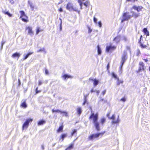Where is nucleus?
<instances>
[{"mask_svg": "<svg viewBox=\"0 0 150 150\" xmlns=\"http://www.w3.org/2000/svg\"><path fill=\"white\" fill-rule=\"evenodd\" d=\"M89 119H93V122L94 124L96 129L98 131L100 130L99 126V123L98 122V114L97 113L95 114L94 112L92 113L89 118Z\"/></svg>", "mask_w": 150, "mask_h": 150, "instance_id": "obj_1", "label": "nucleus"}, {"mask_svg": "<svg viewBox=\"0 0 150 150\" xmlns=\"http://www.w3.org/2000/svg\"><path fill=\"white\" fill-rule=\"evenodd\" d=\"M127 59V52L126 51H124L123 54L122 55V60L121 62V66L120 67V69L119 71L121 73V69L122 68L124 63L125 62Z\"/></svg>", "mask_w": 150, "mask_h": 150, "instance_id": "obj_2", "label": "nucleus"}, {"mask_svg": "<svg viewBox=\"0 0 150 150\" xmlns=\"http://www.w3.org/2000/svg\"><path fill=\"white\" fill-rule=\"evenodd\" d=\"M105 133V132H101L99 133H97L95 134H93L88 137V140H92L94 139L97 138L99 137L101 135L102 136Z\"/></svg>", "mask_w": 150, "mask_h": 150, "instance_id": "obj_3", "label": "nucleus"}, {"mask_svg": "<svg viewBox=\"0 0 150 150\" xmlns=\"http://www.w3.org/2000/svg\"><path fill=\"white\" fill-rule=\"evenodd\" d=\"M123 18L121 21V23H122L130 19L132 17V16L130 14L129 12H127L123 13Z\"/></svg>", "mask_w": 150, "mask_h": 150, "instance_id": "obj_4", "label": "nucleus"}, {"mask_svg": "<svg viewBox=\"0 0 150 150\" xmlns=\"http://www.w3.org/2000/svg\"><path fill=\"white\" fill-rule=\"evenodd\" d=\"M33 120V119L32 118H29L26 119L25 122L23 124L22 126L23 130L25 129H27L28 125L30 122H32Z\"/></svg>", "mask_w": 150, "mask_h": 150, "instance_id": "obj_5", "label": "nucleus"}, {"mask_svg": "<svg viewBox=\"0 0 150 150\" xmlns=\"http://www.w3.org/2000/svg\"><path fill=\"white\" fill-rule=\"evenodd\" d=\"M116 48V47L115 46L110 45L107 46L106 47V51L108 52H112Z\"/></svg>", "mask_w": 150, "mask_h": 150, "instance_id": "obj_6", "label": "nucleus"}, {"mask_svg": "<svg viewBox=\"0 0 150 150\" xmlns=\"http://www.w3.org/2000/svg\"><path fill=\"white\" fill-rule=\"evenodd\" d=\"M144 67V65L143 62H140L139 63V68L137 72L139 73L142 70H143L144 71H145Z\"/></svg>", "mask_w": 150, "mask_h": 150, "instance_id": "obj_7", "label": "nucleus"}, {"mask_svg": "<svg viewBox=\"0 0 150 150\" xmlns=\"http://www.w3.org/2000/svg\"><path fill=\"white\" fill-rule=\"evenodd\" d=\"M32 28L31 27L28 26L26 27V31H28V34L32 36L33 35V32L32 30Z\"/></svg>", "mask_w": 150, "mask_h": 150, "instance_id": "obj_8", "label": "nucleus"}, {"mask_svg": "<svg viewBox=\"0 0 150 150\" xmlns=\"http://www.w3.org/2000/svg\"><path fill=\"white\" fill-rule=\"evenodd\" d=\"M132 8L137 11L138 12H140L142 10L143 7L142 6H137L135 5H134L132 6Z\"/></svg>", "mask_w": 150, "mask_h": 150, "instance_id": "obj_9", "label": "nucleus"}, {"mask_svg": "<svg viewBox=\"0 0 150 150\" xmlns=\"http://www.w3.org/2000/svg\"><path fill=\"white\" fill-rule=\"evenodd\" d=\"M73 6V4L72 3L69 2L67 5L66 8L69 11H71Z\"/></svg>", "mask_w": 150, "mask_h": 150, "instance_id": "obj_10", "label": "nucleus"}, {"mask_svg": "<svg viewBox=\"0 0 150 150\" xmlns=\"http://www.w3.org/2000/svg\"><path fill=\"white\" fill-rule=\"evenodd\" d=\"M131 13H132V17H134L135 18H136L139 17V13H137L133 11H131Z\"/></svg>", "mask_w": 150, "mask_h": 150, "instance_id": "obj_11", "label": "nucleus"}, {"mask_svg": "<svg viewBox=\"0 0 150 150\" xmlns=\"http://www.w3.org/2000/svg\"><path fill=\"white\" fill-rule=\"evenodd\" d=\"M33 52H29L27 54H23V56L24 58H23V60H25L30 55L33 53Z\"/></svg>", "mask_w": 150, "mask_h": 150, "instance_id": "obj_12", "label": "nucleus"}, {"mask_svg": "<svg viewBox=\"0 0 150 150\" xmlns=\"http://www.w3.org/2000/svg\"><path fill=\"white\" fill-rule=\"evenodd\" d=\"M120 40V35L117 36L113 40L114 41H115L116 43H118Z\"/></svg>", "mask_w": 150, "mask_h": 150, "instance_id": "obj_13", "label": "nucleus"}, {"mask_svg": "<svg viewBox=\"0 0 150 150\" xmlns=\"http://www.w3.org/2000/svg\"><path fill=\"white\" fill-rule=\"evenodd\" d=\"M143 31L147 36L149 35V32L146 28H144L143 30Z\"/></svg>", "mask_w": 150, "mask_h": 150, "instance_id": "obj_14", "label": "nucleus"}, {"mask_svg": "<svg viewBox=\"0 0 150 150\" xmlns=\"http://www.w3.org/2000/svg\"><path fill=\"white\" fill-rule=\"evenodd\" d=\"M62 77L64 79V80L66 79L71 78L72 77L71 76L66 74H64V75L62 76Z\"/></svg>", "mask_w": 150, "mask_h": 150, "instance_id": "obj_15", "label": "nucleus"}, {"mask_svg": "<svg viewBox=\"0 0 150 150\" xmlns=\"http://www.w3.org/2000/svg\"><path fill=\"white\" fill-rule=\"evenodd\" d=\"M20 54H19V53L16 52L15 53H14L13 54L12 56V57L13 58H15L16 57H18V58L20 56Z\"/></svg>", "mask_w": 150, "mask_h": 150, "instance_id": "obj_16", "label": "nucleus"}, {"mask_svg": "<svg viewBox=\"0 0 150 150\" xmlns=\"http://www.w3.org/2000/svg\"><path fill=\"white\" fill-rule=\"evenodd\" d=\"M46 123V121L45 120H40L38 123V125H42L44 124H45Z\"/></svg>", "mask_w": 150, "mask_h": 150, "instance_id": "obj_17", "label": "nucleus"}, {"mask_svg": "<svg viewBox=\"0 0 150 150\" xmlns=\"http://www.w3.org/2000/svg\"><path fill=\"white\" fill-rule=\"evenodd\" d=\"M2 12L4 13L7 15L9 17H11L12 16V15L8 11H3Z\"/></svg>", "mask_w": 150, "mask_h": 150, "instance_id": "obj_18", "label": "nucleus"}, {"mask_svg": "<svg viewBox=\"0 0 150 150\" xmlns=\"http://www.w3.org/2000/svg\"><path fill=\"white\" fill-rule=\"evenodd\" d=\"M77 111L78 114L79 115H80L82 112L81 108L80 107H78L77 108Z\"/></svg>", "mask_w": 150, "mask_h": 150, "instance_id": "obj_19", "label": "nucleus"}, {"mask_svg": "<svg viewBox=\"0 0 150 150\" xmlns=\"http://www.w3.org/2000/svg\"><path fill=\"white\" fill-rule=\"evenodd\" d=\"M97 52L98 55H100L101 54V50L99 45L97 46Z\"/></svg>", "mask_w": 150, "mask_h": 150, "instance_id": "obj_20", "label": "nucleus"}, {"mask_svg": "<svg viewBox=\"0 0 150 150\" xmlns=\"http://www.w3.org/2000/svg\"><path fill=\"white\" fill-rule=\"evenodd\" d=\"M21 13V16H20V18H21L23 17H26V16L25 15L24 12L23 11H20Z\"/></svg>", "mask_w": 150, "mask_h": 150, "instance_id": "obj_21", "label": "nucleus"}, {"mask_svg": "<svg viewBox=\"0 0 150 150\" xmlns=\"http://www.w3.org/2000/svg\"><path fill=\"white\" fill-rule=\"evenodd\" d=\"M28 4L30 5V7L32 8V11L33 10L34 7V5H33V3L30 2L29 0L28 1Z\"/></svg>", "mask_w": 150, "mask_h": 150, "instance_id": "obj_22", "label": "nucleus"}, {"mask_svg": "<svg viewBox=\"0 0 150 150\" xmlns=\"http://www.w3.org/2000/svg\"><path fill=\"white\" fill-rule=\"evenodd\" d=\"M21 107L23 108H26L27 107V105L25 101L23 103H22L21 104Z\"/></svg>", "mask_w": 150, "mask_h": 150, "instance_id": "obj_23", "label": "nucleus"}, {"mask_svg": "<svg viewBox=\"0 0 150 150\" xmlns=\"http://www.w3.org/2000/svg\"><path fill=\"white\" fill-rule=\"evenodd\" d=\"M99 83V81L96 79H94V81H93V84L94 86H96Z\"/></svg>", "mask_w": 150, "mask_h": 150, "instance_id": "obj_24", "label": "nucleus"}, {"mask_svg": "<svg viewBox=\"0 0 150 150\" xmlns=\"http://www.w3.org/2000/svg\"><path fill=\"white\" fill-rule=\"evenodd\" d=\"M63 125H62L60 126L58 130H57V132H62L63 131Z\"/></svg>", "mask_w": 150, "mask_h": 150, "instance_id": "obj_25", "label": "nucleus"}, {"mask_svg": "<svg viewBox=\"0 0 150 150\" xmlns=\"http://www.w3.org/2000/svg\"><path fill=\"white\" fill-rule=\"evenodd\" d=\"M67 136V134H62L61 137V138L62 139V141H63L64 139Z\"/></svg>", "mask_w": 150, "mask_h": 150, "instance_id": "obj_26", "label": "nucleus"}, {"mask_svg": "<svg viewBox=\"0 0 150 150\" xmlns=\"http://www.w3.org/2000/svg\"><path fill=\"white\" fill-rule=\"evenodd\" d=\"M105 122V119L104 118H102L100 120V123L103 125Z\"/></svg>", "mask_w": 150, "mask_h": 150, "instance_id": "obj_27", "label": "nucleus"}, {"mask_svg": "<svg viewBox=\"0 0 150 150\" xmlns=\"http://www.w3.org/2000/svg\"><path fill=\"white\" fill-rule=\"evenodd\" d=\"M61 113L64 114L63 115V116H64L66 117H67L68 116L67 113L66 111H64L61 112Z\"/></svg>", "mask_w": 150, "mask_h": 150, "instance_id": "obj_28", "label": "nucleus"}, {"mask_svg": "<svg viewBox=\"0 0 150 150\" xmlns=\"http://www.w3.org/2000/svg\"><path fill=\"white\" fill-rule=\"evenodd\" d=\"M71 11H73L76 12L78 11V8L76 7H72Z\"/></svg>", "mask_w": 150, "mask_h": 150, "instance_id": "obj_29", "label": "nucleus"}, {"mask_svg": "<svg viewBox=\"0 0 150 150\" xmlns=\"http://www.w3.org/2000/svg\"><path fill=\"white\" fill-rule=\"evenodd\" d=\"M89 4V2L88 1H86L85 3H83V5L86 7L88 6Z\"/></svg>", "mask_w": 150, "mask_h": 150, "instance_id": "obj_30", "label": "nucleus"}, {"mask_svg": "<svg viewBox=\"0 0 150 150\" xmlns=\"http://www.w3.org/2000/svg\"><path fill=\"white\" fill-rule=\"evenodd\" d=\"M112 76L115 78V79H116L117 78V76L116 74H115V73L113 72L112 73Z\"/></svg>", "mask_w": 150, "mask_h": 150, "instance_id": "obj_31", "label": "nucleus"}, {"mask_svg": "<svg viewBox=\"0 0 150 150\" xmlns=\"http://www.w3.org/2000/svg\"><path fill=\"white\" fill-rule=\"evenodd\" d=\"M76 132H77L76 129H74L73 132H72L71 134V136H73L74 134L76 133Z\"/></svg>", "mask_w": 150, "mask_h": 150, "instance_id": "obj_32", "label": "nucleus"}, {"mask_svg": "<svg viewBox=\"0 0 150 150\" xmlns=\"http://www.w3.org/2000/svg\"><path fill=\"white\" fill-rule=\"evenodd\" d=\"M86 103H87V105L88 104L87 99H84V102L83 103V105H84Z\"/></svg>", "mask_w": 150, "mask_h": 150, "instance_id": "obj_33", "label": "nucleus"}, {"mask_svg": "<svg viewBox=\"0 0 150 150\" xmlns=\"http://www.w3.org/2000/svg\"><path fill=\"white\" fill-rule=\"evenodd\" d=\"M73 144H71L68 147H67V148L68 149V150H70L71 149L73 148Z\"/></svg>", "mask_w": 150, "mask_h": 150, "instance_id": "obj_34", "label": "nucleus"}, {"mask_svg": "<svg viewBox=\"0 0 150 150\" xmlns=\"http://www.w3.org/2000/svg\"><path fill=\"white\" fill-rule=\"evenodd\" d=\"M89 93H88L86 95L84 94V97H83V99H87V97L89 95Z\"/></svg>", "mask_w": 150, "mask_h": 150, "instance_id": "obj_35", "label": "nucleus"}, {"mask_svg": "<svg viewBox=\"0 0 150 150\" xmlns=\"http://www.w3.org/2000/svg\"><path fill=\"white\" fill-rule=\"evenodd\" d=\"M140 46L142 48H146V47H147L146 45H144L142 43H141V44H140Z\"/></svg>", "mask_w": 150, "mask_h": 150, "instance_id": "obj_36", "label": "nucleus"}, {"mask_svg": "<svg viewBox=\"0 0 150 150\" xmlns=\"http://www.w3.org/2000/svg\"><path fill=\"white\" fill-rule=\"evenodd\" d=\"M5 43V41H4L3 40H2L1 42V48L2 49L3 45Z\"/></svg>", "mask_w": 150, "mask_h": 150, "instance_id": "obj_37", "label": "nucleus"}, {"mask_svg": "<svg viewBox=\"0 0 150 150\" xmlns=\"http://www.w3.org/2000/svg\"><path fill=\"white\" fill-rule=\"evenodd\" d=\"M21 18V19L22 21L24 22H28V20L22 17Z\"/></svg>", "mask_w": 150, "mask_h": 150, "instance_id": "obj_38", "label": "nucleus"}, {"mask_svg": "<svg viewBox=\"0 0 150 150\" xmlns=\"http://www.w3.org/2000/svg\"><path fill=\"white\" fill-rule=\"evenodd\" d=\"M98 26L100 27L101 28L102 26V23L101 21H99L98 23Z\"/></svg>", "mask_w": 150, "mask_h": 150, "instance_id": "obj_39", "label": "nucleus"}, {"mask_svg": "<svg viewBox=\"0 0 150 150\" xmlns=\"http://www.w3.org/2000/svg\"><path fill=\"white\" fill-rule=\"evenodd\" d=\"M115 114H114L111 117H109V119H112L113 120H114L115 119Z\"/></svg>", "mask_w": 150, "mask_h": 150, "instance_id": "obj_40", "label": "nucleus"}, {"mask_svg": "<svg viewBox=\"0 0 150 150\" xmlns=\"http://www.w3.org/2000/svg\"><path fill=\"white\" fill-rule=\"evenodd\" d=\"M45 49L44 48H43L42 49H40L39 50L37 51L38 52H44L45 51Z\"/></svg>", "mask_w": 150, "mask_h": 150, "instance_id": "obj_41", "label": "nucleus"}, {"mask_svg": "<svg viewBox=\"0 0 150 150\" xmlns=\"http://www.w3.org/2000/svg\"><path fill=\"white\" fill-rule=\"evenodd\" d=\"M36 93V94L40 93L41 92V91L38 90V87H37L35 89Z\"/></svg>", "mask_w": 150, "mask_h": 150, "instance_id": "obj_42", "label": "nucleus"}, {"mask_svg": "<svg viewBox=\"0 0 150 150\" xmlns=\"http://www.w3.org/2000/svg\"><path fill=\"white\" fill-rule=\"evenodd\" d=\"M97 19L95 17H93V21L95 23H97Z\"/></svg>", "mask_w": 150, "mask_h": 150, "instance_id": "obj_43", "label": "nucleus"}, {"mask_svg": "<svg viewBox=\"0 0 150 150\" xmlns=\"http://www.w3.org/2000/svg\"><path fill=\"white\" fill-rule=\"evenodd\" d=\"M120 120L119 119V115L118 116V118L117 121H115V122L116 123H119L120 122Z\"/></svg>", "mask_w": 150, "mask_h": 150, "instance_id": "obj_44", "label": "nucleus"}, {"mask_svg": "<svg viewBox=\"0 0 150 150\" xmlns=\"http://www.w3.org/2000/svg\"><path fill=\"white\" fill-rule=\"evenodd\" d=\"M62 21L61 20V23L60 24V31L62 30Z\"/></svg>", "mask_w": 150, "mask_h": 150, "instance_id": "obj_45", "label": "nucleus"}, {"mask_svg": "<svg viewBox=\"0 0 150 150\" xmlns=\"http://www.w3.org/2000/svg\"><path fill=\"white\" fill-rule=\"evenodd\" d=\"M123 82V81H120L117 82V84L118 85H120V83H122Z\"/></svg>", "mask_w": 150, "mask_h": 150, "instance_id": "obj_46", "label": "nucleus"}, {"mask_svg": "<svg viewBox=\"0 0 150 150\" xmlns=\"http://www.w3.org/2000/svg\"><path fill=\"white\" fill-rule=\"evenodd\" d=\"M40 31V28H38L37 30L36 34L37 35L38 34V33Z\"/></svg>", "mask_w": 150, "mask_h": 150, "instance_id": "obj_47", "label": "nucleus"}, {"mask_svg": "<svg viewBox=\"0 0 150 150\" xmlns=\"http://www.w3.org/2000/svg\"><path fill=\"white\" fill-rule=\"evenodd\" d=\"M142 35H141V36H140V39L139 40V42H138V43H139L140 44V45L141 44V43H142L141 42V39H142Z\"/></svg>", "mask_w": 150, "mask_h": 150, "instance_id": "obj_48", "label": "nucleus"}, {"mask_svg": "<svg viewBox=\"0 0 150 150\" xmlns=\"http://www.w3.org/2000/svg\"><path fill=\"white\" fill-rule=\"evenodd\" d=\"M138 0H127V1H132L133 2H135L136 1H137Z\"/></svg>", "mask_w": 150, "mask_h": 150, "instance_id": "obj_49", "label": "nucleus"}, {"mask_svg": "<svg viewBox=\"0 0 150 150\" xmlns=\"http://www.w3.org/2000/svg\"><path fill=\"white\" fill-rule=\"evenodd\" d=\"M45 73L46 74L48 75L49 74V72L46 69H45Z\"/></svg>", "mask_w": 150, "mask_h": 150, "instance_id": "obj_50", "label": "nucleus"}, {"mask_svg": "<svg viewBox=\"0 0 150 150\" xmlns=\"http://www.w3.org/2000/svg\"><path fill=\"white\" fill-rule=\"evenodd\" d=\"M120 101L124 102L126 101V99L124 98H122L121 99Z\"/></svg>", "mask_w": 150, "mask_h": 150, "instance_id": "obj_51", "label": "nucleus"}, {"mask_svg": "<svg viewBox=\"0 0 150 150\" xmlns=\"http://www.w3.org/2000/svg\"><path fill=\"white\" fill-rule=\"evenodd\" d=\"M123 40L127 42V38L125 36L123 37Z\"/></svg>", "mask_w": 150, "mask_h": 150, "instance_id": "obj_52", "label": "nucleus"}, {"mask_svg": "<svg viewBox=\"0 0 150 150\" xmlns=\"http://www.w3.org/2000/svg\"><path fill=\"white\" fill-rule=\"evenodd\" d=\"M106 92V90H105L104 91H103L102 93V94L103 95H104L105 94V93Z\"/></svg>", "mask_w": 150, "mask_h": 150, "instance_id": "obj_53", "label": "nucleus"}, {"mask_svg": "<svg viewBox=\"0 0 150 150\" xmlns=\"http://www.w3.org/2000/svg\"><path fill=\"white\" fill-rule=\"evenodd\" d=\"M42 83V81H41L39 80V83L38 85L39 86L41 85Z\"/></svg>", "mask_w": 150, "mask_h": 150, "instance_id": "obj_54", "label": "nucleus"}, {"mask_svg": "<svg viewBox=\"0 0 150 150\" xmlns=\"http://www.w3.org/2000/svg\"><path fill=\"white\" fill-rule=\"evenodd\" d=\"M79 5L80 6V8L81 9H82V6L83 4V3H79Z\"/></svg>", "mask_w": 150, "mask_h": 150, "instance_id": "obj_55", "label": "nucleus"}, {"mask_svg": "<svg viewBox=\"0 0 150 150\" xmlns=\"http://www.w3.org/2000/svg\"><path fill=\"white\" fill-rule=\"evenodd\" d=\"M18 85L19 86H20L21 84V83L20 82V79H18Z\"/></svg>", "mask_w": 150, "mask_h": 150, "instance_id": "obj_56", "label": "nucleus"}, {"mask_svg": "<svg viewBox=\"0 0 150 150\" xmlns=\"http://www.w3.org/2000/svg\"><path fill=\"white\" fill-rule=\"evenodd\" d=\"M61 112H62V111H61L60 110H55V112H60L61 113Z\"/></svg>", "mask_w": 150, "mask_h": 150, "instance_id": "obj_57", "label": "nucleus"}, {"mask_svg": "<svg viewBox=\"0 0 150 150\" xmlns=\"http://www.w3.org/2000/svg\"><path fill=\"white\" fill-rule=\"evenodd\" d=\"M140 53V51H139V50H138L137 51V55H138Z\"/></svg>", "mask_w": 150, "mask_h": 150, "instance_id": "obj_58", "label": "nucleus"}, {"mask_svg": "<svg viewBox=\"0 0 150 150\" xmlns=\"http://www.w3.org/2000/svg\"><path fill=\"white\" fill-rule=\"evenodd\" d=\"M10 3L11 4H13L14 3V1L13 0H9Z\"/></svg>", "mask_w": 150, "mask_h": 150, "instance_id": "obj_59", "label": "nucleus"}, {"mask_svg": "<svg viewBox=\"0 0 150 150\" xmlns=\"http://www.w3.org/2000/svg\"><path fill=\"white\" fill-rule=\"evenodd\" d=\"M89 81H94V79H93V78H92L91 77L89 79Z\"/></svg>", "mask_w": 150, "mask_h": 150, "instance_id": "obj_60", "label": "nucleus"}, {"mask_svg": "<svg viewBox=\"0 0 150 150\" xmlns=\"http://www.w3.org/2000/svg\"><path fill=\"white\" fill-rule=\"evenodd\" d=\"M97 95L98 96L99 95V93L100 92V91L99 90H97L96 91Z\"/></svg>", "mask_w": 150, "mask_h": 150, "instance_id": "obj_61", "label": "nucleus"}, {"mask_svg": "<svg viewBox=\"0 0 150 150\" xmlns=\"http://www.w3.org/2000/svg\"><path fill=\"white\" fill-rule=\"evenodd\" d=\"M59 11L60 12H62L63 11V9L62 8H60L59 10Z\"/></svg>", "mask_w": 150, "mask_h": 150, "instance_id": "obj_62", "label": "nucleus"}, {"mask_svg": "<svg viewBox=\"0 0 150 150\" xmlns=\"http://www.w3.org/2000/svg\"><path fill=\"white\" fill-rule=\"evenodd\" d=\"M110 112H109L106 115H107V116L109 118V115H110Z\"/></svg>", "mask_w": 150, "mask_h": 150, "instance_id": "obj_63", "label": "nucleus"}, {"mask_svg": "<svg viewBox=\"0 0 150 150\" xmlns=\"http://www.w3.org/2000/svg\"><path fill=\"white\" fill-rule=\"evenodd\" d=\"M41 147H42V150H44L45 147H44V145H42Z\"/></svg>", "mask_w": 150, "mask_h": 150, "instance_id": "obj_64", "label": "nucleus"}]
</instances>
